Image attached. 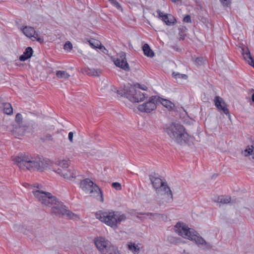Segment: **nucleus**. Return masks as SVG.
<instances>
[{
    "label": "nucleus",
    "mask_w": 254,
    "mask_h": 254,
    "mask_svg": "<svg viewBox=\"0 0 254 254\" xmlns=\"http://www.w3.org/2000/svg\"><path fill=\"white\" fill-rule=\"evenodd\" d=\"M88 42L89 43L90 45L93 48L99 49V46L101 45V43L98 40L92 39L89 40Z\"/></svg>",
    "instance_id": "473e14b6"
},
{
    "label": "nucleus",
    "mask_w": 254,
    "mask_h": 254,
    "mask_svg": "<svg viewBox=\"0 0 254 254\" xmlns=\"http://www.w3.org/2000/svg\"><path fill=\"white\" fill-rule=\"evenodd\" d=\"M144 54L149 57H153L154 53L153 51L150 49L149 46L147 44H145L142 47Z\"/></svg>",
    "instance_id": "4be33fe9"
},
{
    "label": "nucleus",
    "mask_w": 254,
    "mask_h": 254,
    "mask_svg": "<svg viewBox=\"0 0 254 254\" xmlns=\"http://www.w3.org/2000/svg\"><path fill=\"white\" fill-rule=\"evenodd\" d=\"M73 133L72 132H69L68 133V139L70 142H73Z\"/></svg>",
    "instance_id": "c03bdc74"
},
{
    "label": "nucleus",
    "mask_w": 254,
    "mask_h": 254,
    "mask_svg": "<svg viewBox=\"0 0 254 254\" xmlns=\"http://www.w3.org/2000/svg\"><path fill=\"white\" fill-rule=\"evenodd\" d=\"M112 186L116 190H119L122 189L121 185L118 182L113 183L112 184Z\"/></svg>",
    "instance_id": "ea45409f"
},
{
    "label": "nucleus",
    "mask_w": 254,
    "mask_h": 254,
    "mask_svg": "<svg viewBox=\"0 0 254 254\" xmlns=\"http://www.w3.org/2000/svg\"><path fill=\"white\" fill-rule=\"evenodd\" d=\"M172 2H176L179 1H181V0H171Z\"/></svg>",
    "instance_id": "5fc2aeb1"
},
{
    "label": "nucleus",
    "mask_w": 254,
    "mask_h": 254,
    "mask_svg": "<svg viewBox=\"0 0 254 254\" xmlns=\"http://www.w3.org/2000/svg\"><path fill=\"white\" fill-rule=\"evenodd\" d=\"M138 87L140 88V89H141L142 90H146V89H147V87L145 86V87H143V86H141V85L140 84H138Z\"/></svg>",
    "instance_id": "de8ad7c7"
},
{
    "label": "nucleus",
    "mask_w": 254,
    "mask_h": 254,
    "mask_svg": "<svg viewBox=\"0 0 254 254\" xmlns=\"http://www.w3.org/2000/svg\"><path fill=\"white\" fill-rule=\"evenodd\" d=\"M28 124L26 122L23 121L22 115L19 113H17V125H23Z\"/></svg>",
    "instance_id": "f704fd0d"
},
{
    "label": "nucleus",
    "mask_w": 254,
    "mask_h": 254,
    "mask_svg": "<svg viewBox=\"0 0 254 254\" xmlns=\"http://www.w3.org/2000/svg\"><path fill=\"white\" fill-rule=\"evenodd\" d=\"M40 140L43 142L45 141H54L53 136L50 133H46L44 134L43 136L40 138Z\"/></svg>",
    "instance_id": "7c9ffc66"
},
{
    "label": "nucleus",
    "mask_w": 254,
    "mask_h": 254,
    "mask_svg": "<svg viewBox=\"0 0 254 254\" xmlns=\"http://www.w3.org/2000/svg\"><path fill=\"white\" fill-rule=\"evenodd\" d=\"M69 160H62L57 162V164L59 166V168L62 169H66L69 166Z\"/></svg>",
    "instance_id": "bb28decb"
},
{
    "label": "nucleus",
    "mask_w": 254,
    "mask_h": 254,
    "mask_svg": "<svg viewBox=\"0 0 254 254\" xmlns=\"http://www.w3.org/2000/svg\"><path fill=\"white\" fill-rule=\"evenodd\" d=\"M185 16H190V15H185Z\"/></svg>",
    "instance_id": "bf43d9fd"
},
{
    "label": "nucleus",
    "mask_w": 254,
    "mask_h": 254,
    "mask_svg": "<svg viewBox=\"0 0 254 254\" xmlns=\"http://www.w3.org/2000/svg\"><path fill=\"white\" fill-rule=\"evenodd\" d=\"M157 103V97L156 96H152L149 98L147 102L139 105L138 107V109L141 112L150 113L156 109Z\"/></svg>",
    "instance_id": "1a4fd4ad"
},
{
    "label": "nucleus",
    "mask_w": 254,
    "mask_h": 254,
    "mask_svg": "<svg viewBox=\"0 0 254 254\" xmlns=\"http://www.w3.org/2000/svg\"><path fill=\"white\" fill-rule=\"evenodd\" d=\"M2 111L7 115H10L13 112V109L9 103H4L2 104Z\"/></svg>",
    "instance_id": "b1692460"
},
{
    "label": "nucleus",
    "mask_w": 254,
    "mask_h": 254,
    "mask_svg": "<svg viewBox=\"0 0 254 254\" xmlns=\"http://www.w3.org/2000/svg\"><path fill=\"white\" fill-rule=\"evenodd\" d=\"M242 51L244 59L250 64V61H254L251 55L250 51L247 48L246 49H242Z\"/></svg>",
    "instance_id": "5701e85b"
},
{
    "label": "nucleus",
    "mask_w": 254,
    "mask_h": 254,
    "mask_svg": "<svg viewBox=\"0 0 254 254\" xmlns=\"http://www.w3.org/2000/svg\"><path fill=\"white\" fill-rule=\"evenodd\" d=\"M252 100L253 102H254V93L253 94L252 96Z\"/></svg>",
    "instance_id": "864d4df0"
},
{
    "label": "nucleus",
    "mask_w": 254,
    "mask_h": 254,
    "mask_svg": "<svg viewBox=\"0 0 254 254\" xmlns=\"http://www.w3.org/2000/svg\"><path fill=\"white\" fill-rule=\"evenodd\" d=\"M117 4L119 6V3H117Z\"/></svg>",
    "instance_id": "13d9d810"
},
{
    "label": "nucleus",
    "mask_w": 254,
    "mask_h": 254,
    "mask_svg": "<svg viewBox=\"0 0 254 254\" xmlns=\"http://www.w3.org/2000/svg\"><path fill=\"white\" fill-rule=\"evenodd\" d=\"M23 33L27 37L31 38L35 33V29L31 26H25L21 28Z\"/></svg>",
    "instance_id": "aec40b11"
},
{
    "label": "nucleus",
    "mask_w": 254,
    "mask_h": 254,
    "mask_svg": "<svg viewBox=\"0 0 254 254\" xmlns=\"http://www.w3.org/2000/svg\"><path fill=\"white\" fill-rule=\"evenodd\" d=\"M99 49L101 50V51L104 53V54H107V53H108V50L105 48L104 46L101 45V44L100 45V46H99Z\"/></svg>",
    "instance_id": "37998d69"
},
{
    "label": "nucleus",
    "mask_w": 254,
    "mask_h": 254,
    "mask_svg": "<svg viewBox=\"0 0 254 254\" xmlns=\"http://www.w3.org/2000/svg\"><path fill=\"white\" fill-rule=\"evenodd\" d=\"M201 21L202 22L204 23V22H205V17H202V18H201Z\"/></svg>",
    "instance_id": "603ef678"
},
{
    "label": "nucleus",
    "mask_w": 254,
    "mask_h": 254,
    "mask_svg": "<svg viewBox=\"0 0 254 254\" xmlns=\"http://www.w3.org/2000/svg\"><path fill=\"white\" fill-rule=\"evenodd\" d=\"M32 38H33L34 39H36L38 42H39L40 43H42L44 42V40L41 39L39 36L38 33L36 32L35 31V33L33 35V36H32Z\"/></svg>",
    "instance_id": "58836bf2"
},
{
    "label": "nucleus",
    "mask_w": 254,
    "mask_h": 254,
    "mask_svg": "<svg viewBox=\"0 0 254 254\" xmlns=\"http://www.w3.org/2000/svg\"><path fill=\"white\" fill-rule=\"evenodd\" d=\"M249 64L254 68V61H250Z\"/></svg>",
    "instance_id": "8fccbe9b"
},
{
    "label": "nucleus",
    "mask_w": 254,
    "mask_h": 254,
    "mask_svg": "<svg viewBox=\"0 0 254 254\" xmlns=\"http://www.w3.org/2000/svg\"><path fill=\"white\" fill-rule=\"evenodd\" d=\"M231 197L230 196H219L217 198V200H216V202L223 203V204H227L230 202Z\"/></svg>",
    "instance_id": "cd10ccee"
},
{
    "label": "nucleus",
    "mask_w": 254,
    "mask_h": 254,
    "mask_svg": "<svg viewBox=\"0 0 254 254\" xmlns=\"http://www.w3.org/2000/svg\"><path fill=\"white\" fill-rule=\"evenodd\" d=\"M214 101L215 102V105L218 110L223 111L224 114L228 115L229 118H230V115L229 109L227 108V105L223 99L219 96H216L214 98Z\"/></svg>",
    "instance_id": "9b49d317"
},
{
    "label": "nucleus",
    "mask_w": 254,
    "mask_h": 254,
    "mask_svg": "<svg viewBox=\"0 0 254 254\" xmlns=\"http://www.w3.org/2000/svg\"><path fill=\"white\" fill-rule=\"evenodd\" d=\"M254 146L253 145H248L246 149L243 152L245 156H249L254 152Z\"/></svg>",
    "instance_id": "c756f323"
},
{
    "label": "nucleus",
    "mask_w": 254,
    "mask_h": 254,
    "mask_svg": "<svg viewBox=\"0 0 254 254\" xmlns=\"http://www.w3.org/2000/svg\"><path fill=\"white\" fill-rule=\"evenodd\" d=\"M140 215H150V217H149L150 219L152 220H155L156 218H160L161 216H163V215H161L159 213H143L140 212L138 213Z\"/></svg>",
    "instance_id": "2f4dec72"
},
{
    "label": "nucleus",
    "mask_w": 254,
    "mask_h": 254,
    "mask_svg": "<svg viewBox=\"0 0 254 254\" xmlns=\"http://www.w3.org/2000/svg\"><path fill=\"white\" fill-rule=\"evenodd\" d=\"M90 196L95 198L97 200L103 202L104 197L103 192L100 188L96 184L92 190L88 192Z\"/></svg>",
    "instance_id": "ddd939ff"
},
{
    "label": "nucleus",
    "mask_w": 254,
    "mask_h": 254,
    "mask_svg": "<svg viewBox=\"0 0 254 254\" xmlns=\"http://www.w3.org/2000/svg\"><path fill=\"white\" fill-rule=\"evenodd\" d=\"M17 166L23 170L43 171L48 167L47 161L38 156H33L28 153H20L17 156Z\"/></svg>",
    "instance_id": "f03ea898"
},
{
    "label": "nucleus",
    "mask_w": 254,
    "mask_h": 254,
    "mask_svg": "<svg viewBox=\"0 0 254 254\" xmlns=\"http://www.w3.org/2000/svg\"><path fill=\"white\" fill-rule=\"evenodd\" d=\"M82 70L83 73L89 76H99L101 73V70L99 69L84 68Z\"/></svg>",
    "instance_id": "dca6fc26"
},
{
    "label": "nucleus",
    "mask_w": 254,
    "mask_h": 254,
    "mask_svg": "<svg viewBox=\"0 0 254 254\" xmlns=\"http://www.w3.org/2000/svg\"><path fill=\"white\" fill-rule=\"evenodd\" d=\"M119 57H120L119 58H117L114 61L115 65L125 71H129L130 70V67L127 61L126 53L123 52H121L119 54Z\"/></svg>",
    "instance_id": "9d476101"
},
{
    "label": "nucleus",
    "mask_w": 254,
    "mask_h": 254,
    "mask_svg": "<svg viewBox=\"0 0 254 254\" xmlns=\"http://www.w3.org/2000/svg\"><path fill=\"white\" fill-rule=\"evenodd\" d=\"M183 21L185 22H191V17H184Z\"/></svg>",
    "instance_id": "a18cd8bd"
},
{
    "label": "nucleus",
    "mask_w": 254,
    "mask_h": 254,
    "mask_svg": "<svg viewBox=\"0 0 254 254\" xmlns=\"http://www.w3.org/2000/svg\"><path fill=\"white\" fill-rule=\"evenodd\" d=\"M158 102H160L162 105L169 110H172L175 107L174 104L170 101L157 97Z\"/></svg>",
    "instance_id": "a211bd4d"
},
{
    "label": "nucleus",
    "mask_w": 254,
    "mask_h": 254,
    "mask_svg": "<svg viewBox=\"0 0 254 254\" xmlns=\"http://www.w3.org/2000/svg\"><path fill=\"white\" fill-rule=\"evenodd\" d=\"M64 215L67 216L69 217V218L72 219H75L77 217V215L74 214L73 213H72V212L70 211L69 210H68L66 209V212H65Z\"/></svg>",
    "instance_id": "c9c22d12"
},
{
    "label": "nucleus",
    "mask_w": 254,
    "mask_h": 254,
    "mask_svg": "<svg viewBox=\"0 0 254 254\" xmlns=\"http://www.w3.org/2000/svg\"><path fill=\"white\" fill-rule=\"evenodd\" d=\"M224 7H230L231 6V0H219Z\"/></svg>",
    "instance_id": "e433bc0d"
},
{
    "label": "nucleus",
    "mask_w": 254,
    "mask_h": 254,
    "mask_svg": "<svg viewBox=\"0 0 254 254\" xmlns=\"http://www.w3.org/2000/svg\"><path fill=\"white\" fill-rule=\"evenodd\" d=\"M166 132L172 139L179 144H185L188 140L189 134L184 126L180 124L172 123L166 128Z\"/></svg>",
    "instance_id": "20e7f679"
},
{
    "label": "nucleus",
    "mask_w": 254,
    "mask_h": 254,
    "mask_svg": "<svg viewBox=\"0 0 254 254\" xmlns=\"http://www.w3.org/2000/svg\"><path fill=\"white\" fill-rule=\"evenodd\" d=\"M33 53V50L32 48L30 47H27L24 52L23 53V54L20 56L19 60L21 61H25L26 60L30 58L31 56H32Z\"/></svg>",
    "instance_id": "f3484780"
},
{
    "label": "nucleus",
    "mask_w": 254,
    "mask_h": 254,
    "mask_svg": "<svg viewBox=\"0 0 254 254\" xmlns=\"http://www.w3.org/2000/svg\"><path fill=\"white\" fill-rule=\"evenodd\" d=\"M128 248L134 254H139L140 252V248L134 243H129L128 244Z\"/></svg>",
    "instance_id": "a878e982"
},
{
    "label": "nucleus",
    "mask_w": 254,
    "mask_h": 254,
    "mask_svg": "<svg viewBox=\"0 0 254 254\" xmlns=\"http://www.w3.org/2000/svg\"><path fill=\"white\" fill-rule=\"evenodd\" d=\"M29 127L28 124L17 125V136H23Z\"/></svg>",
    "instance_id": "412c9836"
},
{
    "label": "nucleus",
    "mask_w": 254,
    "mask_h": 254,
    "mask_svg": "<svg viewBox=\"0 0 254 254\" xmlns=\"http://www.w3.org/2000/svg\"><path fill=\"white\" fill-rule=\"evenodd\" d=\"M189 240L194 241L198 246H209V244L195 231H193Z\"/></svg>",
    "instance_id": "4468645a"
},
{
    "label": "nucleus",
    "mask_w": 254,
    "mask_h": 254,
    "mask_svg": "<svg viewBox=\"0 0 254 254\" xmlns=\"http://www.w3.org/2000/svg\"><path fill=\"white\" fill-rule=\"evenodd\" d=\"M195 63L198 65H202L203 64V59L202 57H198L195 60Z\"/></svg>",
    "instance_id": "a19ab883"
},
{
    "label": "nucleus",
    "mask_w": 254,
    "mask_h": 254,
    "mask_svg": "<svg viewBox=\"0 0 254 254\" xmlns=\"http://www.w3.org/2000/svg\"><path fill=\"white\" fill-rule=\"evenodd\" d=\"M34 196L42 204L51 207V214L53 216L60 217L64 216L66 212L65 206L56 196L51 193L37 190L33 191Z\"/></svg>",
    "instance_id": "f257e3e1"
},
{
    "label": "nucleus",
    "mask_w": 254,
    "mask_h": 254,
    "mask_svg": "<svg viewBox=\"0 0 254 254\" xmlns=\"http://www.w3.org/2000/svg\"><path fill=\"white\" fill-rule=\"evenodd\" d=\"M97 248L102 254H112V251H116L117 249L111 246V243L104 238L100 237L95 241Z\"/></svg>",
    "instance_id": "0eeeda50"
},
{
    "label": "nucleus",
    "mask_w": 254,
    "mask_h": 254,
    "mask_svg": "<svg viewBox=\"0 0 254 254\" xmlns=\"http://www.w3.org/2000/svg\"><path fill=\"white\" fill-rule=\"evenodd\" d=\"M112 254H119L118 251L117 250L116 251H112Z\"/></svg>",
    "instance_id": "3c124183"
},
{
    "label": "nucleus",
    "mask_w": 254,
    "mask_h": 254,
    "mask_svg": "<svg viewBox=\"0 0 254 254\" xmlns=\"http://www.w3.org/2000/svg\"><path fill=\"white\" fill-rule=\"evenodd\" d=\"M168 26H172L177 23L175 17H158Z\"/></svg>",
    "instance_id": "6ab92c4d"
},
{
    "label": "nucleus",
    "mask_w": 254,
    "mask_h": 254,
    "mask_svg": "<svg viewBox=\"0 0 254 254\" xmlns=\"http://www.w3.org/2000/svg\"><path fill=\"white\" fill-rule=\"evenodd\" d=\"M132 18H131V17L127 16L125 17L124 20L126 22H127L128 24H132L135 22V19L134 17H132Z\"/></svg>",
    "instance_id": "4c0bfd02"
},
{
    "label": "nucleus",
    "mask_w": 254,
    "mask_h": 254,
    "mask_svg": "<svg viewBox=\"0 0 254 254\" xmlns=\"http://www.w3.org/2000/svg\"><path fill=\"white\" fill-rule=\"evenodd\" d=\"M179 36L180 40H183L187 36V28L184 26H180L179 28Z\"/></svg>",
    "instance_id": "393cba45"
},
{
    "label": "nucleus",
    "mask_w": 254,
    "mask_h": 254,
    "mask_svg": "<svg viewBox=\"0 0 254 254\" xmlns=\"http://www.w3.org/2000/svg\"><path fill=\"white\" fill-rule=\"evenodd\" d=\"M118 94L120 95L121 96H126L131 102L138 103L143 101L146 97V95L142 93L139 90H136L134 87H131L129 89V93L128 91H120L116 90Z\"/></svg>",
    "instance_id": "423d86ee"
},
{
    "label": "nucleus",
    "mask_w": 254,
    "mask_h": 254,
    "mask_svg": "<svg viewBox=\"0 0 254 254\" xmlns=\"http://www.w3.org/2000/svg\"><path fill=\"white\" fill-rule=\"evenodd\" d=\"M138 87L140 88V89H141L142 90H146V89H147V87L145 86V87H143V86H141V85L140 84H138Z\"/></svg>",
    "instance_id": "09e8293b"
},
{
    "label": "nucleus",
    "mask_w": 254,
    "mask_h": 254,
    "mask_svg": "<svg viewBox=\"0 0 254 254\" xmlns=\"http://www.w3.org/2000/svg\"><path fill=\"white\" fill-rule=\"evenodd\" d=\"M12 160L14 161V164L16 163L15 158H14L13 157H12Z\"/></svg>",
    "instance_id": "6e6d98bb"
},
{
    "label": "nucleus",
    "mask_w": 254,
    "mask_h": 254,
    "mask_svg": "<svg viewBox=\"0 0 254 254\" xmlns=\"http://www.w3.org/2000/svg\"><path fill=\"white\" fill-rule=\"evenodd\" d=\"M172 75H173V76L176 79L183 78V79H186L188 78V75L187 74H181L178 72L176 73L175 72H173L172 73Z\"/></svg>",
    "instance_id": "72a5a7b5"
},
{
    "label": "nucleus",
    "mask_w": 254,
    "mask_h": 254,
    "mask_svg": "<svg viewBox=\"0 0 254 254\" xmlns=\"http://www.w3.org/2000/svg\"><path fill=\"white\" fill-rule=\"evenodd\" d=\"M175 232L178 234V235L182 237L185 239H189L191 236V234L194 231L191 229L184 223L178 222L174 226Z\"/></svg>",
    "instance_id": "6e6552de"
},
{
    "label": "nucleus",
    "mask_w": 254,
    "mask_h": 254,
    "mask_svg": "<svg viewBox=\"0 0 254 254\" xmlns=\"http://www.w3.org/2000/svg\"><path fill=\"white\" fill-rule=\"evenodd\" d=\"M158 14L159 16H170V14H168L163 12H161L160 10L157 11Z\"/></svg>",
    "instance_id": "49530a36"
},
{
    "label": "nucleus",
    "mask_w": 254,
    "mask_h": 254,
    "mask_svg": "<svg viewBox=\"0 0 254 254\" xmlns=\"http://www.w3.org/2000/svg\"><path fill=\"white\" fill-rule=\"evenodd\" d=\"M96 217L114 229L118 228L119 224L127 219L126 215L119 211H100L96 214Z\"/></svg>",
    "instance_id": "7ed1b4c3"
},
{
    "label": "nucleus",
    "mask_w": 254,
    "mask_h": 254,
    "mask_svg": "<svg viewBox=\"0 0 254 254\" xmlns=\"http://www.w3.org/2000/svg\"><path fill=\"white\" fill-rule=\"evenodd\" d=\"M56 172L60 174L61 176H63L64 179L71 180L72 179L76 178V172L73 170H71L69 169H62L58 168Z\"/></svg>",
    "instance_id": "f8f14e48"
},
{
    "label": "nucleus",
    "mask_w": 254,
    "mask_h": 254,
    "mask_svg": "<svg viewBox=\"0 0 254 254\" xmlns=\"http://www.w3.org/2000/svg\"><path fill=\"white\" fill-rule=\"evenodd\" d=\"M80 185L82 190L86 193H88L96 184L90 179H85L80 182Z\"/></svg>",
    "instance_id": "2eb2a0df"
},
{
    "label": "nucleus",
    "mask_w": 254,
    "mask_h": 254,
    "mask_svg": "<svg viewBox=\"0 0 254 254\" xmlns=\"http://www.w3.org/2000/svg\"><path fill=\"white\" fill-rule=\"evenodd\" d=\"M64 48L65 49H69L70 50L72 48V45L70 42L67 41L65 43Z\"/></svg>",
    "instance_id": "79ce46f5"
},
{
    "label": "nucleus",
    "mask_w": 254,
    "mask_h": 254,
    "mask_svg": "<svg viewBox=\"0 0 254 254\" xmlns=\"http://www.w3.org/2000/svg\"><path fill=\"white\" fill-rule=\"evenodd\" d=\"M149 177L156 193L158 195H166L167 202H172L173 201V193L167 183L162 181L160 178L156 176L155 174H150Z\"/></svg>",
    "instance_id": "39448f33"
},
{
    "label": "nucleus",
    "mask_w": 254,
    "mask_h": 254,
    "mask_svg": "<svg viewBox=\"0 0 254 254\" xmlns=\"http://www.w3.org/2000/svg\"><path fill=\"white\" fill-rule=\"evenodd\" d=\"M57 76L59 78L67 79L70 76L69 74L65 71L58 70L56 72Z\"/></svg>",
    "instance_id": "c85d7f7f"
},
{
    "label": "nucleus",
    "mask_w": 254,
    "mask_h": 254,
    "mask_svg": "<svg viewBox=\"0 0 254 254\" xmlns=\"http://www.w3.org/2000/svg\"><path fill=\"white\" fill-rule=\"evenodd\" d=\"M113 88L115 90H116V88H115V87H113Z\"/></svg>",
    "instance_id": "4d7b16f0"
}]
</instances>
